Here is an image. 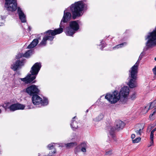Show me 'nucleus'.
Segmentation results:
<instances>
[{
    "label": "nucleus",
    "instance_id": "f257e3e1",
    "mask_svg": "<svg viewBox=\"0 0 156 156\" xmlns=\"http://www.w3.org/2000/svg\"><path fill=\"white\" fill-rule=\"evenodd\" d=\"M85 5V4L82 1L75 2L72 4L70 6V10L72 13V16L70 12L67 11L66 9L65 10L63 17L61 22V25H62V24H64L65 23H67L70 20L72 17L73 20H75L81 16Z\"/></svg>",
    "mask_w": 156,
    "mask_h": 156
},
{
    "label": "nucleus",
    "instance_id": "f03ea898",
    "mask_svg": "<svg viewBox=\"0 0 156 156\" xmlns=\"http://www.w3.org/2000/svg\"><path fill=\"white\" fill-rule=\"evenodd\" d=\"M41 67V65L40 63L36 62L32 66L30 71L31 73H29L26 77L24 78H21V80L25 82L26 84L31 83H35V80L33 81L36 78Z\"/></svg>",
    "mask_w": 156,
    "mask_h": 156
},
{
    "label": "nucleus",
    "instance_id": "7ed1b4c3",
    "mask_svg": "<svg viewBox=\"0 0 156 156\" xmlns=\"http://www.w3.org/2000/svg\"><path fill=\"white\" fill-rule=\"evenodd\" d=\"M139 60H138L135 64L132 66L129 70V73L128 79L129 81L127 85L131 88L136 87L137 84V79L138 70V66L139 63Z\"/></svg>",
    "mask_w": 156,
    "mask_h": 156
},
{
    "label": "nucleus",
    "instance_id": "20e7f679",
    "mask_svg": "<svg viewBox=\"0 0 156 156\" xmlns=\"http://www.w3.org/2000/svg\"><path fill=\"white\" fill-rule=\"evenodd\" d=\"M149 34L146 38V39H148L146 43V46L147 48L156 45V27L155 30Z\"/></svg>",
    "mask_w": 156,
    "mask_h": 156
},
{
    "label": "nucleus",
    "instance_id": "39448f33",
    "mask_svg": "<svg viewBox=\"0 0 156 156\" xmlns=\"http://www.w3.org/2000/svg\"><path fill=\"white\" fill-rule=\"evenodd\" d=\"M5 8L8 11L13 12L18 9L16 0H5Z\"/></svg>",
    "mask_w": 156,
    "mask_h": 156
},
{
    "label": "nucleus",
    "instance_id": "423d86ee",
    "mask_svg": "<svg viewBox=\"0 0 156 156\" xmlns=\"http://www.w3.org/2000/svg\"><path fill=\"white\" fill-rule=\"evenodd\" d=\"M79 25L76 21L70 22L69 23V27L67 29L66 33V35L72 36L75 33V31L79 29Z\"/></svg>",
    "mask_w": 156,
    "mask_h": 156
},
{
    "label": "nucleus",
    "instance_id": "0eeeda50",
    "mask_svg": "<svg viewBox=\"0 0 156 156\" xmlns=\"http://www.w3.org/2000/svg\"><path fill=\"white\" fill-rule=\"evenodd\" d=\"M105 98L111 104L115 103L120 99V95L116 91L111 94H107Z\"/></svg>",
    "mask_w": 156,
    "mask_h": 156
},
{
    "label": "nucleus",
    "instance_id": "6e6552de",
    "mask_svg": "<svg viewBox=\"0 0 156 156\" xmlns=\"http://www.w3.org/2000/svg\"><path fill=\"white\" fill-rule=\"evenodd\" d=\"M32 101L33 104L35 105L41 104L42 105L45 106L48 104V101L47 98H44L43 100L38 94L32 96Z\"/></svg>",
    "mask_w": 156,
    "mask_h": 156
},
{
    "label": "nucleus",
    "instance_id": "1a4fd4ad",
    "mask_svg": "<svg viewBox=\"0 0 156 156\" xmlns=\"http://www.w3.org/2000/svg\"><path fill=\"white\" fill-rule=\"evenodd\" d=\"M129 93V88L127 87H124L122 88L119 94L120 100L124 102H126L127 99V97Z\"/></svg>",
    "mask_w": 156,
    "mask_h": 156
},
{
    "label": "nucleus",
    "instance_id": "9d476101",
    "mask_svg": "<svg viewBox=\"0 0 156 156\" xmlns=\"http://www.w3.org/2000/svg\"><path fill=\"white\" fill-rule=\"evenodd\" d=\"M26 92L30 96L38 94L40 92L37 86L33 85L27 87L26 89Z\"/></svg>",
    "mask_w": 156,
    "mask_h": 156
},
{
    "label": "nucleus",
    "instance_id": "9b49d317",
    "mask_svg": "<svg viewBox=\"0 0 156 156\" xmlns=\"http://www.w3.org/2000/svg\"><path fill=\"white\" fill-rule=\"evenodd\" d=\"M60 28L58 29H55L54 30H49L45 32L46 34H48L50 36L54 37V36L62 33L63 31V28L64 27V24H62L61 25L60 23Z\"/></svg>",
    "mask_w": 156,
    "mask_h": 156
},
{
    "label": "nucleus",
    "instance_id": "f8f14e48",
    "mask_svg": "<svg viewBox=\"0 0 156 156\" xmlns=\"http://www.w3.org/2000/svg\"><path fill=\"white\" fill-rule=\"evenodd\" d=\"M25 107L24 105L19 103L14 104L8 107L10 111L13 112L19 109H23Z\"/></svg>",
    "mask_w": 156,
    "mask_h": 156
},
{
    "label": "nucleus",
    "instance_id": "ddd939ff",
    "mask_svg": "<svg viewBox=\"0 0 156 156\" xmlns=\"http://www.w3.org/2000/svg\"><path fill=\"white\" fill-rule=\"evenodd\" d=\"M24 60H17L11 66V68L13 70L16 71L18 69L20 68V67L23 65Z\"/></svg>",
    "mask_w": 156,
    "mask_h": 156
},
{
    "label": "nucleus",
    "instance_id": "4468645a",
    "mask_svg": "<svg viewBox=\"0 0 156 156\" xmlns=\"http://www.w3.org/2000/svg\"><path fill=\"white\" fill-rule=\"evenodd\" d=\"M17 13L19 15V19L21 20V22L22 23L25 22L26 21V16L20 7H18V8Z\"/></svg>",
    "mask_w": 156,
    "mask_h": 156
},
{
    "label": "nucleus",
    "instance_id": "2eb2a0df",
    "mask_svg": "<svg viewBox=\"0 0 156 156\" xmlns=\"http://www.w3.org/2000/svg\"><path fill=\"white\" fill-rule=\"evenodd\" d=\"M125 125V123L120 120H117L115 124V129L117 130H119L122 129Z\"/></svg>",
    "mask_w": 156,
    "mask_h": 156
},
{
    "label": "nucleus",
    "instance_id": "dca6fc26",
    "mask_svg": "<svg viewBox=\"0 0 156 156\" xmlns=\"http://www.w3.org/2000/svg\"><path fill=\"white\" fill-rule=\"evenodd\" d=\"M44 37L40 44L41 45L45 46L46 44V41L48 40H50L51 41L53 40L54 37L52 36H50L48 34H47Z\"/></svg>",
    "mask_w": 156,
    "mask_h": 156
},
{
    "label": "nucleus",
    "instance_id": "f3484780",
    "mask_svg": "<svg viewBox=\"0 0 156 156\" xmlns=\"http://www.w3.org/2000/svg\"><path fill=\"white\" fill-rule=\"evenodd\" d=\"M38 43V40L37 39H34L32 42L28 46V48H32L36 46Z\"/></svg>",
    "mask_w": 156,
    "mask_h": 156
},
{
    "label": "nucleus",
    "instance_id": "a211bd4d",
    "mask_svg": "<svg viewBox=\"0 0 156 156\" xmlns=\"http://www.w3.org/2000/svg\"><path fill=\"white\" fill-rule=\"evenodd\" d=\"M71 126L73 129L74 130L77 129L78 127L77 123L76 121L72 120L70 124Z\"/></svg>",
    "mask_w": 156,
    "mask_h": 156
},
{
    "label": "nucleus",
    "instance_id": "6ab92c4d",
    "mask_svg": "<svg viewBox=\"0 0 156 156\" xmlns=\"http://www.w3.org/2000/svg\"><path fill=\"white\" fill-rule=\"evenodd\" d=\"M77 145L76 142H72L65 144L66 147L67 148H70L76 146Z\"/></svg>",
    "mask_w": 156,
    "mask_h": 156
},
{
    "label": "nucleus",
    "instance_id": "aec40b11",
    "mask_svg": "<svg viewBox=\"0 0 156 156\" xmlns=\"http://www.w3.org/2000/svg\"><path fill=\"white\" fill-rule=\"evenodd\" d=\"M137 126L139 129L135 130V132L137 135L140 136L141 135V133H142L141 130L143 129V127L140 128V125H138Z\"/></svg>",
    "mask_w": 156,
    "mask_h": 156
},
{
    "label": "nucleus",
    "instance_id": "412c9836",
    "mask_svg": "<svg viewBox=\"0 0 156 156\" xmlns=\"http://www.w3.org/2000/svg\"><path fill=\"white\" fill-rule=\"evenodd\" d=\"M32 52V50H28L23 55V56L24 57L28 58L30 55V54Z\"/></svg>",
    "mask_w": 156,
    "mask_h": 156
},
{
    "label": "nucleus",
    "instance_id": "4be33fe9",
    "mask_svg": "<svg viewBox=\"0 0 156 156\" xmlns=\"http://www.w3.org/2000/svg\"><path fill=\"white\" fill-rule=\"evenodd\" d=\"M156 100L154 101L153 102L151 103L149 106V109H152L154 107L156 108Z\"/></svg>",
    "mask_w": 156,
    "mask_h": 156
},
{
    "label": "nucleus",
    "instance_id": "5701e85b",
    "mask_svg": "<svg viewBox=\"0 0 156 156\" xmlns=\"http://www.w3.org/2000/svg\"><path fill=\"white\" fill-rule=\"evenodd\" d=\"M115 127V126H114ZM115 130H117V129H115V127H112L111 128L109 132V133L111 136H112V137H114L115 136V135L114 134V131Z\"/></svg>",
    "mask_w": 156,
    "mask_h": 156
},
{
    "label": "nucleus",
    "instance_id": "b1692460",
    "mask_svg": "<svg viewBox=\"0 0 156 156\" xmlns=\"http://www.w3.org/2000/svg\"><path fill=\"white\" fill-rule=\"evenodd\" d=\"M104 117V115L102 114H100V115L96 118V119L98 121H100Z\"/></svg>",
    "mask_w": 156,
    "mask_h": 156
},
{
    "label": "nucleus",
    "instance_id": "393cba45",
    "mask_svg": "<svg viewBox=\"0 0 156 156\" xmlns=\"http://www.w3.org/2000/svg\"><path fill=\"white\" fill-rule=\"evenodd\" d=\"M126 42H124L122 44L117 45L116 46L114 47V48H121L124 45H126Z\"/></svg>",
    "mask_w": 156,
    "mask_h": 156
},
{
    "label": "nucleus",
    "instance_id": "a878e982",
    "mask_svg": "<svg viewBox=\"0 0 156 156\" xmlns=\"http://www.w3.org/2000/svg\"><path fill=\"white\" fill-rule=\"evenodd\" d=\"M141 140V138L139 137H137L135 139L133 140V143H138Z\"/></svg>",
    "mask_w": 156,
    "mask_h": 156
},
{
    "label": "nucleus",
    "instance_id": "bb28decb",
    "mask_svg": "<svg viewBox=\"0 0 156 156\" xmlns=\"http://www.w3.org/2000/svg\"><path fill=\"white\" fill-rule=\"evenodd\" d=\"M136 93H134L131 96L130 99L132 100H134L136 98Z\"/></svg>",
    "mask_w": 156,
    "mask_h": 156
},
{
    "label": "nucleus",
    "instance_id": "cd10ccee",
    "mask_svg": "<svg viewBox=\"0 0 156 156\" xmlns=\"http://www.w3.org/2000/svg\"><path fill=\"white\" fill-rule=\"evenodd\" d=\"M80 147H81V148L82 147H85V148H87V143L85 142H83L82 143L80 144Z\"/></svg>",
    "mask_w": 156,
    "mask_h": 156
},
{
    "label": "nucleus",
    "instance_id": "c85d7f7f",
    "mask_svg": "<svg viewBox=\"0 0 156 156\" xmlns=\"http://www.w3.org/2000/svg\"><path fill=\"white\" fill-rule=\"evenodd\" d=\"M54 146L52 144H50L48 146V147L50 150H51L54 148Z\"/></svg>",
    "mask_w": 156,
    "mask_h": 156
},
{
    "label": "nucleus",
    "instance_id": "c756f323",
    "mask_svg": "<svg viewBox=\"0 0 156 156\" xmlns=\"http://www.w3.org/2000/svg\"><path fill=\"white\" fill-rule=\"evenodd\" d=\"M154 132L152 131L151 132L150 134V139H153L154 138Z\"/></svg>",
    "mask_w": 156,
    "mask_h": 156
},
{
    "label": "nucleus",
    "instance_id": "7c9ffc66",
    "mask_svg": "<svg viewBox=\"0 0 156 156\" xmlns=\"http://www.w3.org/2000/svg\"><path fill=\"white\" fill-rule=\"evenodd\" d=\"M152 70H153L154 74V75H156V66Z\"/></svg>",
    "mask_w": 156,
    "mask_h": 156
},
{
    "label": "nucleus",
    "instance_id": "2f4dec72",
    "mask_svg": "<svg viewBox=\"0 0 156 156\" xmlns=\"http://www.w3.org/2000/svg\"><path fill=\"white\" fill-rule=\"evenodd\" d=\"M86 148L82 147L81 148V151L83 152H86Z\"/></svg>",
    "mask_w": 156,
    "mask_h": 156
},
{
    "label": "nucleus",
    "instance_id": "473e14b6",
    "mask_svg": "<svg viewBox=\"0 0 156 156\" xmlns=\"http://www.w3.org/2000/svg\"><path fill=\"white\" fill-rule=\"evenodd\" d=\"M2 107L5 108V110H6L7 108H8L7 104H6L5 105H3Z\"/></svg>",
    "mask_w": 156,
    "mask_h": 156
},
{
    "label": "nucleus",
    "instance_id": "72a5a7b5",
    "mask_svg": "<svg viewBox=\"0 0 156 156\" xmlns=\"http://www.w3.org/2000/svg\"><path fill=\"white\" fill-rule=\"evenodd\" d=\"M151 141L150 142V145L148 146L149 147L151 146L154 144L153 139H151Z\"/></svg>",
    "mask_w": 156,
    "mask_h": 156
},
{
    "label": "nucleus",
    "instance_id": "f704fd0d",
    "mask_svg": "<svg viewBox=\"0 0 156 156\" xmlns=\"http://www.w3.org/2000/svg\"><path fill=\"white\" fill-rule=\"evenodd\" d=\"M111 154H112V151H106V153H105L106 155Z\"/></svg>",
    "mask_w": 156,
    "mask_h": 156
},
{
    "label": "nucleus",
    "instance_id": "c9c22d12",
    "mask_svg": "<svg viewBox=\"0 0 156 156\" xmlns=\"http://www.w3.org/2000/svg\"><path fill=\"white\" fill-rule=\"evenodd\" d=\"M22 56V55L21 54H18V55H17L16 56L17 58H20Z\"/></svg>",
    "mask_w": 156,
    "mask_h": 156
},
{
    "label": "nucleus",
    "instance_id": "e433bc0d",
    "mask_svg": "<svg viewBox=\"0 0 156 156\" xmlns=\"http://www.w3.org/2000/svg\"><path fill=\"white\" fill-rule=\"evenodd\" d=\"M153 112L152 114H153V115L155 114V113L156 112V108H154L153 110Z\"/></svg>",
    "mask_w": 156,
    "mask_h": 156
},
{
    "label": "nucleus",
    "instance_id": "4c0bfd02",
    "mask_svg": "<svg viewBox=\"0 0 156 156\" xmlns=\"http://www.w3.org/2000/svg\"><path fill=\"white\" fill-rule=\"evenodd\" d=\"M135 135L134 134H133L131 135V138L132 139H134L135 138Z\"/></svg>",
    "mask_w": 156,
    "mask_h": 156
},
{
    "label": "nucleus",
    "instance_id": "58836bf2",
    "mask_svg": "<svg viewBox=\"0 0 156 156\" xmlns=\"http://www.w3.org/2000/svg\"><path fill=\"white\" fill-rule=\"evenodd\" d=\"M142 58H143V55H141V54H140V56L138 60H139V61H140L141 59Z\"/></svg>",
    "mask_w": 156,
    "mask_h": 156
},
{
    "label": "nucleus",
    "instance_id": "ea45409f",
    "mask_svg": "<svg viewBox=\"0 0 156 156\" xmlns=\"http://www.w3.org/2000/svg\"><path fill=\"white\" fill-rule=\"evenodd\" d=\"M153 116V114H151L150 115V116H149V118H150V119H153L152 118Z\"/></svg>",
    "mask_w": 156,
    "mask_h": 156
},
{
    "label": "nucleus",
    "instance_id": "a19ab883",
    "mask_svg": "<svg viewBox=\"0 0 156 156\" xmlns=\"http://www.w3.org/2000/svg\"><path fill=\"white\" fill-rule=\"evenodd\" d=\"M155 131H156V127L154 129H153L151 131L154 133Z\"/></svg>",
    "mask_w": 156,
    "mask_h": 156
},
{
    "label": "nucleus",
    "instance_id": "79ce46f5",
    "mask_svg": "<svg viewBox=\"0 0 156 156\" xmlns=\"http://www.w3.org/2000/svg\"><path fill=\"white\" fill-rule=\"evenodd\" d=\"M28 30H29V31H30L31 30V28L30 27H28Z\"/></svg>",
    "mask_w": 156,
    "mask_h": 156
},
{
    "label": "nucleus",
    "instance_id": "37998d69",
    "mask_svg": "<svg viewBox=\"0 0 156 156\" xmlns=\"http://www.w3.org/2000/svg\"><path fill=\"white\" fill-rule=\"evenodd\" d=\"M3 24H4V23H1V25H0V26H2Z\"/></svg>",
    "mask_w": 156,
    "mask_h": 156
},
{
    "label": "nucleus",
    "instance_id": "c03bdc74",
    "mask_svg": "<svg viewBox=\"0 0 156 156\" xmlns=\"http://www.w3.org/2000/svg\"><path fill=\"white\" fill-rule=\"evenodd\" d=\"M76 116H74V117L73 118V120L74 119H75V118H76Z\"/></svg>",
    "mask_w": 156,
    "mask_h": 156
},
{
    "label": "nucleus",
    "instance_id": "a18cd8bd",
    "mask_svg": "<svg viewBox=\"0 0 156 156\" xmlns=\"http://www.w3.org/2000/svg\"><path fill=\"white\" fill-rule=\"evenodd\" d=\"M88 112V110L87 109L86 110V112Z\"/></svg>",
    "mask_w": 156,
    "mask_h": 156
},
{
    "label": "nucleus",
    "instance_id": "49530a36",
    "mask_svg": "<svg viewBox=\"0 0 156 156\" xmlns=\"http://www.w3.org/2000/svg\"><path fill=\"white\" fill-rule=\"evenodd\" d=\"M154 60L156 61V57L154 58Z\"/></svg>",
    "mask_w": 156,
    "mask_h": 156
},
{
    "label": "nucleus",
    "instance_id": "de8ad7c7",
    "mask_svg": "<svg viewBox=\"0 0 156 156\" xmlns=\"http://www.w3.org/2000/svg\"><path fill=\"white\" fill-rule=\"evenodd\" d=\"M1 109H0V113H1Z\"/></svg>",
    "mask_w": 156,
    "mask_h": 156
},
{
    "label": "nucleus",
    "instance_id": "09e8293b",
    "mask_svg": "<svg viewBox=\"0 0 156 156\" xmlns=\"http://www.w3.org/2000/svg\"><path fill=\"white\" fill-rule=\"evenodd\" d=\"M59 147H63V146H59Z\"/></svg>",
    "mask_w": 156,
    "mask_h": 156
},
{
    "label": "nucleus",
    "instance_id": "8fccbe9b",
    "mask_svg": "<svg viewBox=\"0 0 156 156\" xmlns=\"http://www.w3.org/2000/svg\"><path fill=\"white\" fill-rule=\"evenodd\" d=\"M148 110L147 111V112Z\"/></svg>",
    "mask_w": 156,
    "mask_h": 156
}]
</instances>
